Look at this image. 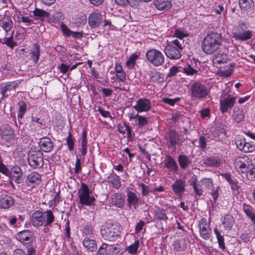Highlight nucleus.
Here are the masks:
<instances>
[{
  "label": "nucleus",
  "mask_w": 255,
  "mask_h": 255,
  "mask_svg": "<svg viewBox=\"0 0 255 255\" xmlns=\"http://www.w3.org/2000/svg\"><path fill=\"white\" fill-rule=\"evenodd\" d=\"M155 215L156 218L159 220H163L166 221L168 219V218L167 217L164 210H161L160 209L156 210Z\"/></svg>",
  "instance_id": "09e8293b"
},
{
  "label": "nucleus",
  "mask_w": 255,
  "mask_h": 255,
  "mask_svg": "<svg viewBox=\"0 0 255 255\" xmlns=\"http://www.w3.org/2000/svg\"><path fill=\"white\" fill-rule=\"evenodd\" d=\"M252 35V33L249 30H248L243 33H238L236 35V37L239 40L245 41L251 38Z\"/></svg>",
  "instance_id": "49530a36"
},
{
  "label": "nucleus",
  "mask_w": 255,
  "mask_h": 255,
  "mask_svg": "<svg viewBox=\"0 0 255 255\" xmlns=\"http://www.w3.org/2000/svg\"><path fill=\"white\" fill-rule=\"evenodd\" d=\"M168 139L170 143L168 146L173 147L174 149L176 148V145L178 143L180 140L179 133L174 130H171L168 133Z\"/></svg>",
  "instance_id": "aec40b11"
},
{
  "label": "nucleus",
  "mask_w": 255,
  "mask_h": 255,
  "mask_svg": "<svg viewBox=\"0 0 255 255\" xmlns=\"http://www.w3.org/2000/svg\"><path fill=\"white\" fill-rule=\"evenodd\" d=\"M127 193L128 206L129 209L131 206H133L135 209L139 204V197L137 196L135 193L128 190Z\"/></svg>",
  "instance_id": "a211bd4d"
},
{
  "label": "nucleus",
  "mask_w": 255,
  "mask_h": 255,
  "mask_svg": "<svg viewBox=\"0 0 255 255\" xmlns=\"http://www.w3.org/2000/svg\"><path fill=\"white\" fill-rule=\"evenodd\" d=\"M187 241L185 238H182L175 241L174 249L177 252L184 251L187 248Z\"/></svg>",
  "instance_id": "cd10ccee"
},
{
  "label": "nucleus",
  "mask_w": 255,
  "mask_h": 255,
  "mask_svg": "<svg viewBox=\"0 0 255 255\" xmlns=\"http://www.w3.org/2000/svg\"><path fill=\"white\" fill-rule=\"evenodd\" d=\"M232 117L234 120H235L237 123H241L245 118V113L244 110L239 107H235L233 111Z\"/></svg>",
  "instance_id": "393cba45"
},
{
  "label": "nucleus",
  "mask_w": 255,
  "mask_h": 255,
  "mask_svg": "<svg viewBox=\"0 0 255 255\" xmlns=\"http://www.w3.org/2000/svg\"><path fill=\"white\" fill-rule=\"evenodd\" d=\"M20 82L19 81H14L12 82H8L0 88V92L2 98H7L9 96L7 93L8 91L15 89L20 84Z\"/></svg>",
  "instance_id": "4468645a"
},
{
  "label": "nucleus",
  "mask_w": 255,
  "mask_h": 255,
  "mask_svg": "<svg viewBox=\"0 0 255 255\" xmlns=\"http://www.w3.org/2000/svg\"><path fill=\"white\" fill-rule=\"evenodd\" d=\"M180 100V98H176L174 99H170L168 98H164L162 99V101L166 104L169 105L170 106H173L175 105L176 102H179Z\"/></svg>",
  "instance_id": "13d9d810"
},
{
  "label": "nucleus",
  "mask_w": 255,
  "mask_h": 255,
  "mask_svg": "<svg viewBox=\"0 0 255 255\" xmlns=\"http://www.w3.org/2000/svg\"><path fill=\"white\" fill-rule=\"evenodd\" d=\"M13 39V35H11L9 37H5L3 40L4 41H1V39H0V41L2 43L6 44L7 46L13 49V47L17 45L16 42H14L12 40Z\"/></svg>",
  "instance_id": "de8ad7c7"
},
{
  "label": "nucleus",
  "mask_w": 255,
  "mask_h": 255,
  "mask_svg": "<svg viewBox=\"0 0 255 255\" xmlns=\"http://www.w3.org/2000/svg\"><path fill=\"white\" fill-rule=\"evenodd\" d=\"M79 198L82 205L93 206L94 205L95 199L93 196H90L88 186L85 183L81 184L80 190L78 191Z\"/></svg>",
  "instance_id": "0eeeda50"
},
{
  "label": "nucleus",
  "mask_w": 255,
  "mask_h": 255,
  "mask_svg": "<svg viewBox=\"0 0 255 255\" xmlns=\"http://www.w3.org/2000/svg\"><path fill=\"white\" fill-rule=\"evenodd\" d=\"M108 245L106 244H103L98 250L95 255H108L106 248Z\"/></svg>",
  "instance_id": "052dcab7"
},
{
  "label": "nucleus",
  "mask_w": 255,
  "mask_h": 255,
  "mask_svg": "<svg viewBox=\"0 0 255 255\" xmlns=\"http://www.w3.org/2000/svg\"><path fill=\"white\" fill-rule=\"evenodd\" d=\"M12 180H13L15 183L17 184L21 183L23 182V179L22 178V175H10Z\"/></svg>",
  "instance_id": "69168bd1"
},
{
  "label": "nucleus",
  "mask_w": 255,
  "mask_h": 255,
  "mask_svg": "<svg viewBox=\"0 0 255 255\" xmlns=\"http://www.w3.org/2000/svg\"><path fill=\"white\" fill-rule=\"evenodd\" d=\"M246 176L247 178L251 181L255 180V165L253 163L252 169H249Z\"/></svg>",
  "instance_id": "5fc2aeb1"
},
{
  "label": "nucleus",
  "mask_w": 255,
  "mask_h": 255,
  "mask_svg": "<svg viewBox=\"0 0 255 255\" xmlns=\"http://www.w3.org/2000/svg\"><path fill=\"white\" fill-rule=\"evenodd\" d=\"M235 66V64L232 63L230 64V67L228 69L222 72V76L226 78L230 77L233 74Z\"/></svg>",
  "instance_id": "8fccbe9b"
},
{
  "label": "nucleus",
  "mask_w": 255,
  "mask_h": 255,
  "mask_svg": "<svg viewBox=\"0 0 255 255\" xmlns=\"http://www.w3.org/2000/svg\"><path fill=\"white\" fill-rule=\"evenodd\" d=\"M151 103L146 98H139L136 102V104L133 106V108L138 113L146 112L151 109Z\"/></svg>",
  "instance_id": "9d476101"
},
{
  "label": "nucleus",
  "mask_w": 255,
  "mask_h": 255,
  "mask_svg": "<svg viewBox=\"0 0 255 255\" xmlns=\"http://www.w3.org/2000/svg\"><path fill=\"white\" fill-rule=\"evenodd\" d=\"M38 143L41 149L45 152L51 151L53 148V143L49 137L41 138Z\"/></svg>",
  "instance_id": "f3484780"
},
{
  "label": "nucleus",
  "mask_w": 255,
  "mask_h": 255,
  "mask_svg": "<svg viewBox=\"0 0 255 255\" xmlns=\"http://www.w3.org/2000/svg\"><path fill=\"white\" fill-rule=\"evenodd\" d=\"M0 22L2 28L6 32L10 31L13 27V21L9 16H6L0 20Z\"/></svg>",
  "instance_id": "c85d7f7f"
},
{
  "label": "nucleus",
  "mask_w": 255,
  "mask_h": 255,
  "mask_svg": "<svg viewBox=\"0 0 255 255\" xmlns=\"http://www.w3.org/2000/svg\"><path fill=\"white\" fill-rule=\"evenodd\" d=\"M40 56V47L37 43L33 44L32 49L30 52V59L35 63H37Z\"/></svg>",
  "instance_id": "b1692460"
},
{
  "label": "nucleus",
  "mask_w": 255,
  "mask_h": 255,
  "mask_svg": "<svg viewBox=\"0 0 255 255\" xmlns=\"http://www.w3.org/2000/svg\"><path fill=\"white\" fill-rule=\"evenodd\" d=\"M174 36L177 38V39H175L174 40L180 41L181 40L182 41V46H184V40L183 38L184 37H187L188 35L180 29H176L174 31Z\"/></svg>",
  "instance_id": "a18cd8bd"
},
{
  "label": "nucleus",
  "mask_w": 255,
  "mask_h": 255,
  "mask_svg": "<svg viewBox=\"0 0 255 255\" xmlns=\"http://www.w3.org/2000/svg\"><path fill=\"white\" fill-rule=\"evenodd\" d=\"M18 112L17 118L22 119L27 110V105L24 101H20L18 103Z\"/></svg>",
  "instance_id": "ea45409f"
},
{
  "label": "nucleus",
  "mask_w": 255,
  "mask_h": 255,
  "mask_svg": "<svg viewBox=\"0 0 255 255\" xmlns=\"http://www.w3.org/2000/svg\"><path fill=\"white\" fill-rule=\"evenodd\" d=\"M41 175L36 172L30 173L26 177L25 183L28 187H34L41 182Z\"/></svg>",
  "instance_id": "2eb2a0df"
},
{
  "label": "nucleus",
  "mask_w": 255,
  "mask_h": 255,
  "mask_svg": "<svg viewBox=\"0 0 255 255\" xmlns=\"http://www.w3.org/2000/svg\"><path fill=\"white\" fill-rule=\"evenodd\" d=\"M164 166L170 171L177 172L178 167L176 161L170 155H167L163 161Z\"/></svg>",
  "instance_id": "4be33fe9"
},
{
  "label": "nucleus",
  "mask_w": 255,
  "mask_h": 255,
  "mask_svg": "<svg viewBox=\"0 0 255 255\" xmlns=\"http://www.w3.org/2000/svg\"><path fill=\"white\" fill-rule=\"evenodd\" d=\"M201 182H202V184L206 188L210 189L213 187V181L211 178H204L202 179Z\"/></svg>",
  "instance_id": "bf43d9fd"
},
{
  "label": "nucleus",
  "mask_w": 255,
  "mask_h": 255,
  "mask_svg": "<svg viewBox=\"0 0 255 255\" xmlns=\"http://www.w3.org/2000/svg\"><path fill=\"white\" fill-rule=\"evenodd\" d=\"M139 186L141 187L142 189V194L143 196H147L149 193H152V189L143 183H141Z\"/></svg>",
  "instance_id": "603ef678"
},
{
  "label": "nucleus",
  "mask_w": 255,
  "mask_h": 255,
  "mask_svg": "<svg viewBox=\"0 0 255 255\" xmlns=\"http://www.w3.org/2000/svg\"><path fill=\"white\" fill-rule=\"evenodd\" d=\"M244 148L243 151L244 152H251L255 150V144L252 142H247L244 143Z\"/></svg>",
  "instance_id": "864d4df0"
},
{
  "label": "nucleus",
  "mask_w": 255,
  "mask_h": 255,
  "mask_svg": "<svg viewBox=\"0 0 255 255\" xmlns=\"http://www.w3.org/2000/svg\"><path fill=\"white\" fill-rule=\"evenodd\" d=\"M236 144L238 148L243 151L244 145V143H246V140L244 137L238 136L236 138Z\"/></svg>",
  "instance_id": "3c124183"
},
{
  "label": "nucleus",
  "mask_w": 255,
  "mask_h": 255,
  "mask_svg": "<svg viewBox=\"0 0 255 255\" xmlns=\"http://www.w3.org/2000/svg\"><path fill=\"white\" fill-rule=\"evenodd\" d=\"M138 55L135 53H133L129 57L128 59L126 62V66L128 69H133L135 65L136 59L138 58Z\"/></svg>",
  "instance_id": "a19ab883"
},
{
  "label": "nucleus",
  "mask_w": 255,
  "mask_h": 255,
  "mask_svg": "<svg viewBox=\"0 0 255 255\" xmlns=\"http://www.w3.org/2000/svg\"><path fill=\"white\" fill-rule=\"evenodd\" d=\"M179 72L178 68L177 66H173L170 69L167 77H172L175 76Z\"/></svg>",
  "instance_id": "774afa93"
},
{
  "label": "nucleus",
  "mask_w": 255,
  "mask_h": 255,
  "mask_svg": "<svg viewBox=\"0 0 255 255\" xmlns=\"http://www.w3.org/2000/svg\"><path fill=\"white\" fill-rule=\"evenodd\" d=\"M227 59V55L224 53H221L220 51L216 54L215 58V62L219 64L226 63Z\"/></svg>",
  "instance_id": "37998d69"
},
{
  "label": "nucleus",
  "mask_w": 255,
  "mask_h": 255,
  "mask_svg": "<svg viewBox=\"0 0 255 255\" xmlns=\"http://www.w3.org/2000/svg\"><path fill=\"white\" fill-rule=\"evenodd\" d=\"M33 237V234L27 230L18 233L16 236V239L22 243H25L26 251L17 249L12 255H35L36 250L32 244Z\"/></svg>",
  "instance_id": "f257e3e1"
},
{
  "label": "nucleus",
  "mask_w": 255,
  "mask_h": 255,
  "mask_svg": "<svg viewBox=\"0 0 255 255\" xmlns=\"http://www.w3.org/2000/svg\"><path fill=\"white\" fill-rule=\"evenodd\" d=\"M234 223L235 220L233 216L227 214L225 215L222 224L227 230H231Z\"/></svg>",
  "instance_id": "72a5a7b5"
},
{
  "label": "nucleus",
  "mask_w": 255,
  "mask_h": 255,
  "mask_svg": "<svg viewBox=\"0 0 255 255\" xmlns=\"http://www.w3.org/2000/svg\"><path fill=\"white\" fill-rule=\"evenodd\" d=\"M199 146L201 147L202 150H204L206 147V137L204 136H201L199 139Z\"/></svg>",
  "instance_id": "338daca9"
},
{
  "label": "nucleus",
  "mask_w": 255,
  "mask_h": 255,
  "mask_svg": "<svg viewBox=\"0 0 255 255\" xmlns=\"http://www.w3.org/2000/svg\"><path fill=\"white\" fill-rule=\"evenodd\" d=\"M14 204V199L10 195L1 194L0 195V207L7 209Z\"/></svg>",
  "instance_id": "6ab92c4d"
},
{
  "label": "nucleus",
  "mask_w": 255,
  "mask_h": 255,
  "mask_svg": "<svg viewBox=\"0 0 255 255\" xmlns=\"http://www.w3.org/2000/svg\"><path fill=\"white\" fill-rule=\"evenodd\" d=\"M42 213H44V215L45 216V224L44 225V226L50 225L54 222L55 218L52 211L51 210H49Z\"/></svg>",
  "instance_id": "58836bf2"
},
{
  "label": "nucleus",
  "mask_w": 255,
  "mask_h": 255,
  "mask_svg": "<svg viewBox=\"0 0 255 255\" xmlns=\"http://www.w3.org/2000/svg\"><path fill=\"white\" fill-rule=\"evenodd\" d=\"M239 5L242 11H247L253 7L254 2L253 0H239Z\"/></svg>",
  "instance_id": "2f4dec72"
},
{
  "label": "nucleus",
  "mask_w": 255,
  "mask_h": 255,
  "mask_svg": "<svg viewBox=\"0 0 255 255\" xmlns=\"http://www.w3.org/2000/svg\"><path fill=\"white\" fill-rule=\"evenodd\" d=\"M235 166L239 171L243 173H247L249 169H252L253 161L250 159H247L244 162L241 160H236L235 163Z\"/></svg>",
  "instance_id": "dca6fc26"
},
{
  "label": "nucleus",
  "mask_w": 255,
  "mask_h": 255,
  "mask_svg": "<svg viewBox=\"0 0 255 255\" xmlns=\"http://www.w3.org/2000/svg\"><path fill=\"white\" fill-rule=\"evenodd\" d=\"M45 220V216L44 213L40 211L34 212L31 217V222L32 225L38 228L44 224Z\"/></svg>",
  "instance_id": "f8f14e48"
},
{
  "label": "nucleus",
  "mask_w": 255,
  "mask_h": 255,
  "mask_svg": "<svg viewBox=\"0 0 255 255\" xmlns=\"http://www.w3.org/2000/svg\"><path fill=\"white\" fill-rule=\"evenodd\" d=\"M137 120L138 125L140 128L147 125L148 123L147 119L145 117H143L142 116H139Z\"/></svg>",
  "instance_id": "e2e57ef3"
},
{
  "label": "nucleus",
  "mask_w": 255,
  "mask_h": 255,
  "mask_svg": "<svg viewBox=\"0 0 255 255\" xmlns=\"http://www.w3.org/2000/svg\"><path fill=\"white\" fill-rule=\"evenodd\" d=\"M183 72L187 75H193L197 73V70L194 69L190 65H188L183 69Z\"/></svg>",
  "instance_id": "4d7b16f0"
},
{
  "label": "nucleus",
  "mask_w": 255,
  "mask_h": 255,
  "mask_svg": "<svg viewBox=\"0 0 255 255\" xmlns=\"http://www.w3.org/2000/svg\"><path fill=\"white\" fill-rule=\"evenodd\" d=\"M29 165L34 169L40 168L44 164L43 154L40 150H30L28 153Z\"/></svg>",
  "instance_id": "20e7f679"
},
{
  "label": "nucleus",
  "mask_w": 255,
  "mask_h": 255,
  "mask_svg": "<svg viewBox=\"0 0 255 255\" xmlns=\"http://www.w3.org/2000/svg\"><path fill=\"white\" fill-rule=\"evenodd\" d=\"M200 233L201 236L205 240H208L210 238L211 230L209 226L205 225L200 226Z\"/></svg>",
  "instance_id": "c9c22d12"
},
{
  "label": "nucleus",
  "mask_w": 255,
  "mask_h": 255,
  "mask_svg": "<svg viewBox=\"0 0 255 255\" xmlns=\"http://www.w3.org/2000/svg\"><path fill=\"white\" fill-rule=\"evenodd\" d=\"M108 182L113 185V186L116 189L120 188L121 184L119 176L116 174H111L108 177Z\"/></svg>",
  "instance_id": "473e14b6"
},
{
  "label": "nucleus",
  "mask_w": 255,
  "mask_h": 255,
  "mask_svg": "<svg viewBox=\"0 0 255 255\" xmlns=\"http://www.w3.org/2000/svg\"><path fill=\"white\" fill-rule=\"evenodd\" d=\"M185 181L181 179H177L171 185L174 194L181 197L185 191Z\"/></svg>",
  "instance_id": "ddd939ff"
},
{
  "label": "nucleus",
  "mask_w": 255,
  "mask_h": 255,
  "mask_svg": "<svg viewBox=\"0 0 255 255\" xmlns=\"http://www.w3.org/2000/svg\"><path fill=\"white\" fill-rule=\"evenodd\" d=\"M87 140L82 139L81 142V155L85 156L87 152Z\"/></svg>",
  "instance_id": "0e129e2a"
},
{
  "label": "nucleus",
  "mask_w": 255,
  "mask_h": 255,
  "mask_svg": "<svg viewBox=\"0 0 255 255\" xmlns=\"http://www.w3.org/2000/svg\"><path fill=\"white\" fill-rule=\"evenodd\" d=\"M226 94H222L220 100V110L222 113L228 112L235 104L236 97L228 94L225 97Z\"/></svg>",
  "instance_id": "6e6552de"
},
{
  "label": "nucleus",
  "mask_w": 255,
  "mask_h": 255,
  "mask_svg": "<svg viewBox=\"0 0 255 255\" xmlns=\"http://www.w3.org/2000/svg\"><path fill=\"white\" fill-rule=\"evenodd\" d=\"M203 163L208 166L217 167L220 165L221 161L219 158L217 156H211L204 158Z\"/></svg>",
  "instance_id": "a878e982"
},
{
  "label": "nucleus",
  "mask_w": 255,
  "mask_h": 255,
  "mask_svg": "<svg viewBox=\"0 0 255 255\" xmlns=\"http://www.w3.org/2000/svg\"><path fill=\"white\" fill-rule=\"evenodd\" d=\"M83 246L88 250L94 251L96 248V243L95 240L86 238L83 241Z\"/></svg>",
  "instance_id": "4c0bfd02"
},
{
  "label": "nucleus",
  "mask_w": 255,
  "mask_h": 255,
  "mask_svg": "<svg viewBox=\"0 0 255 255\" xmlns=\"http://www.w3.org/2000/svg\"><path fill=\"white\" fill-rule=\"evenodd\" d=\"M66 143L69 150H73L75 143L72 138V134L70 132L69 133L68 136L66 138Z\"/></svg>",
  "instance_id": "6e6d98bb"
},
{
  "label": "nucleus",
  "mask_w": 255,
  "mask_h": 255,
  "mask_svg": "<svg viewBox=\"0 0 255 255\" xmlns=\"http://www.w3.org/2000/svg\"><path fill=\"white\" fill-rule=\"evenodd\" d=\"M102 21V15L99 12L94 11L88 17V24L91 28L99 27Z\"/></svg>",
  "instance_id": "9b49d317"
},
{
  "label": "nucleus",
  "mask_w": 255,
  "mask_h": 255,
  "mask_svg": "<svg viewBox=\"0 0 255 255\" xmlns=\"http://www.w3.org/2000/svg\"><path fill=\"white\" fill-rule=\"evenodd\" d=\"M190 186L193 187L195 193L198 196L202 195L203 190L202 185L199 183H197V177L194 175L192 178V182L190 184Z\"/></svg>",
  "instance_id": "7c9ffc66"
},
{
  "label": "nucleus",
  "mask_w": 255,
  "mask_h": 255,
  "mask_svg": "<svg viewBox=\"0 0 255 255\" xmlns=\"http://www.w3.org/2000/svg\"><path fill=\"white\" fill-rule=\"evenodd\" d=\"M223 42V37L220 33L211 32L204 38L202 49L207 54H211L217 51Z\"/></svg>",
  "instance_id": "f03ea898"
},
{
  "label": "nucleus",
  "mask_w": 255,
  "mask_h": 255,
  "mask_svg": "<svg viewBox=\"0 0 255 255\" xmlns=\"http://www.w3.org/2000/svg\"><path fill=\"white\" fill-rule=\"evenodd\" d=\"M147 60L153 66H161L165 61V58L162 52L155 49H151L146 53Z\"/></svg>",
  "instance_id": "39448f33"
},
{
  "label": "nucleus",
  "mask_w": 255,
  "mask_h": 255,
  "mask_svg": "<svg viewBox=\"0 0 255 255\" xmlns=\"http://www.w3.org/2000/svg\"><path fill=\"white\" fill-rule=\"evenodd\" d=\"M150 79L152 82L157 83H162L164 81L162 74L157 71L151 73Z\"/></svg>",
  "instance_id": "79ce46f5"
},
{
  "label": "nucleus",
  "mask_w": 255,
  "mask_h": 255,
  "mask_svg": "<svg viewBox=\"0 0 255 255\" xmlns=\"http://www.w3.org/2000/svg\"><path fill=\"white\" fill-rule=\"evenodd\" d=\"M225 178L230 184L231 189L233 191L239 192L240 186L238 185V182L237 179L232 177L230 174L226 173L225 175Z\"/></svg>",
  "instance_id": "c756f323"
},
{
  "label": "nucleus",
  "mask_w": 255,
  "mask_h": 255,
  "mask_svg": "<svg viewBox=\"0 0 255 255\" xmlns=\"http://www.w3.org/2000/svg\"><path fill=\"white\" fill-rule=\"evenodd\" d=\"M101 235L106 240L113 241L118 236H119L120 231L113 225L108 227L103 226L101 230Z\"/></svg>",
  "instance_id": "1a4fd4ad"
},
{
  "label": "nucleus",
  "mask_w": 255,
  "mask_h": 255,
  "mask_svg": "<svg viewBox=\"0 0 255 255\" xmlns=\"http://www.w3.org/2000/svg\"><path fill=\"white\" fill-rule=\"evenodd\" d=\"M33 15L34 16L37 17L38 19L43 20L44 18L48 17L50 14L48 12L44 10L35 8L33 11Z\"/></svg>",
  "instance_id": "e433bc0d"
},
{
  "label": "nucleus",
  "mask_w": 255,
  "mask_h": 255,
  "mask_svg": "<svg viewBox=\"0 0 255 255\" xmlns=\"http://www.w3.org/2000/svg\"><path fill=\"white\" fill-rule=\"evenodd\" d=\"M178 161L180 166L183 169H186L191 164V161L186 155H179L178 157Z\"/></svg>",
  "instance_id": "f704fd0d"
},
{
  "label": "nucleus",
  "mask_w": 255,
  "mask_h": 255,
  "mask_svg": "<svg viewBox=\"0 0 255 255\" xmlns=\"http://www.w3.org/2000/svg\"><path fill=\"white\" fill-rule=\"evenodd\" d=\"M111 200L112 204L120 208H122L125 204V199L119 193H115L112 195Z\"/></svg>",
  "instance_id": "5701e85b"
},
{
  "label": "nucleus",
  "mask_w": 255,
  "mask_h": 255,
  "mask_svg": "<svg viewBox=\"0 0 255 255\" xmlns=\"http://www.w3.org/2000/svg\"><path fill=\"white\" fill-rule=\"evenodd\" d=\"M30 121L29 122V124H28V123H26V125L25 126V128H29V129H32V125L33 124V122H34L42 125V123L41 122H40V119L39 118H36V117H33L32 116L30 117ZM27 122H28V121H27Z\"/></svg>",
  "instance_id": "680f3d73"
},
{
  "label": "nucleus",
  "mask_w": 255,
  "mask_h": 255,
  "mask_svg": "<svg viewBox=\"0 0 255 255\" xmlns=\"http://www.w3.org/2000/svg\"><path fill=\"white\" fill-rule=\"evenodd\" d=\"M139 245V241L138 240H136L134 244L130 245L128 247H126V251L128 252L129 254H135L138 251Z\"/></svg>",
  "instance_id": "c03bdc74"
},
{
  "label": "nucleus",
  "mask_w": 255,
  "mask_h": 255,
  "mask_svg": "<svg viewBox=\"0 0 255 255\" xmlns=\"http://www.w3.org/2000/svg\"><path fill=\"white\" fill-rule=\"evenodd\" d=\"M190 90L191 91V97L198 99L205 98L210 92L209 90L206 86L197 82L192 84Z\"/></svg>",
  "instance_id": "423d86ee"
},
{
  "label": "nucleus",
  "mask_w": 255,
  "mask_h": 255,
  "mask_svg": "<svg viewBox=\"0 0 255 255\" xmlns=\"http://www.w3.org/2000/svg\"><path fill=\"white\" fill-rule=\"evenodd\" d=\"M243 209L248 217L255 224V211L253 208L250 205L244 203Z\"/></svg>",
  "instance_id": "bb28decb"
},
{
  "label": "nucleus",
  "mask_w": 255,
  "mask_h": 255,
  "mask_svg": "<svg viewBox=\"0 0 255 255\" xmlns=\"http://www.w3.org/2000/svg\"><path fill=\"white\" fill-rule=\"evenodd\" d=\"M155 7L159 10H167L172 6L170 0H155L153 1Z\"/></svg>",
  "instance_id": "412c9836"
},
{
  "label": "nucleus",
  "mask_w": 255,
  "mask_h": 255,
  "mask_svg": "<svg viewBox=\"0 0 255 255\" xmlns=\"http://www.w3.org/2000/svg\"><path fill=\"white\" fill-rule=\"evenodd\" d=\"M181 40H172L168 42L164 48V53L170 59L177 60L181 57V51L184 46H182Z\"/></svg>",
  "instance_id": "7ed1b4c3"
}]
</instances>
